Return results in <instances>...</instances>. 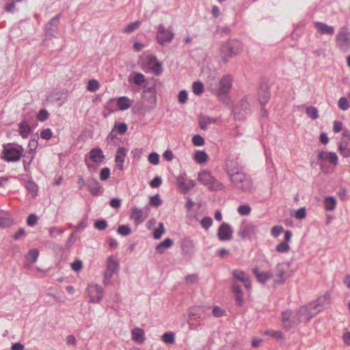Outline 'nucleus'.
Returning <instances> with one entry per match:
<instances>
[{
    "label": "nucleus",
    "instance_id": "nucleus-1",
    "mask_svg": "<svg viewBox=\"0 0 350 350\" xmlns=\"http://www.w3.org/2000/svg\"><path fill=\"white\" fill-rule=\"evenodd\" d=\"M243 51V44L237 39H229L222 43L220 47V55L224 63L228 62L231 58L240 54Z\"/></svg>",
    "mask_w": 350,
    "mask_h": 350
},
{
    "label": "nucleus",
    "instance_id": "nucleus-2",
    "mask_svg": "<svg viewBox=\"0 0 350 350\" xmlns=\"http://www.w3.org/2000/svg\"><path fill=\"white\" fill-rule=\"evenodd\" d=\"M229 179L232 187L241 192L249 193L254 189V183L251 176L243 171L235 174Z\"/></svg>",
    "mask_w": 350,
    "mask_h": 350
},
{
    "label": "nucleus",
    "instance_id": "nucleus-3",
    "mask_svg": "<svg viewBox=\"0 0 350 350\" xmlns=\"http://www.w3.org/2000/svg\"><path fill=\"white\" fill-rule=\"evenodd\" d=\"M23 150V148L18 144H4L2 158L8 162L17 161L22 157Z\"/></svg>",
    "mask_w": 350,
    "mask_h": 350
},
{
    "label": "nucleus",
    "instance_id": "nucleus-4",
    "mask_svg": "<svg viewBox=\"0 0 350 350\" xmlns=\"http://www.w3.org/2000/svg\"><path fill=\"white\" fill-rule=\"evenodd\" d=\"M234 118L238 120H245L251 112L250 103L247 97L241 99L232 108Z\"/></svg>",
    "mask_w": 350,
    "mask_h": 350
},
{
    "label": "nucleus",
    "instance_id": "nucleus-5",
    "mask_svg": "<svg viewBox=\"0 0 350 350\" xmlns=\"http://www.w3.org/2000/svg\"><path fill=\"white\" fill-rule=\"evenodd\" d=\"M258 227L252 223H243L238 231V235L242 239H252L256 237Z\"/></svg>",
    "mask_w": 350,
    "mask_h": 350
},
{
    "label": "nucleus",
    "instance_id": "nucleus-6",
    "mask_svg": "<svg viewBox=\"0 0 350 350\" xmlns=\"http://www.w3.org/2000/svg\"><path fill=\"white\" fill-rule=\"evenodd\" d=\"M174 37V33L171 29H165L163 24H160L157 27L156 40L160 45H163L166 42H170Z\"/></svg>",
    "mask_w": 350,
    "mask_h": 350
},
{
    "label": "nucleus",
    "instance_id": "nucleus-7",
    "mask_svg": "<svg viewBox=\"0 0 350 350\" xmlns=\"http://www.w3.org/2000/svg\"><path fill=\"white\" fill-rule=\"evenodd\" d=\"M87 291L90 303H99L103 299L104 291L100 285L90 284L87 288Z\"/></svg>",
    "mask_w": 350,
    "mask_h": 350
},
{
    "label": "nucleus",
    "instance_id": "nucleus-8",
    "mask_svg": "<svg viewBox=\"0 0 350 350\" xmlns=\"http://www.w3.org/2000/svg\"><path fill=\"white\" fill-rule=\"evenodd\" d=\"M187 175L185 173L180 174L176 180V184L183 194H187L191 189H193L196 183L193 180H189L186 182Z\"/></svg>",
    "mask_w": 350,
    "mask_h": 350
},
{
    "label": "nucleus",
    "instance_id": "nucleus-9",
    "mask_svg": "<svg viewBox=\"0 0 350 350\" xmlns=\"http://www.w3.org/2000/svg\"><path fill=\"white\" fill-rule=\"evenodd\" d=\"M233 230L228 223H222L218 228L217 237L221 241H230L232 239Z\"/></svg>",
    "mask_w": 350,
    "mask_h": 350
},
{
    "label": "nucleus",
    "instance_id": "nucleus-10",
    "mask_svg": "<svg viewBox=\"0 0 350 350\" xmlns=\"http://www.w3.org/2000/svg\"><path fill=\"white\" fill-rule=\"evenodd\" d=\"M225 170L229 178L243 171L241 165L237 159H228L226 161Z\"/></svg>",
    "mask_w": 350,
    "mask_h": 350
},
{
    "label": "nucleus",
    "instance_id": "nucleus-11",
    "mask_svg": "<svg viewBox=\"0 0 350 350\" xmlns=\"http://www.w3.org/2000/svg\"><path fill=\"white\" fill-rule=\"evenodd\" d=\"M232 78L230 75H224L219 81L217 94L226 95L232 88Z\"/></svg>",
    "mask_w": 350,
    "mask_h": 350
},
{
    "label": "nucleus",
    "instance_id": "nucleus-12",
    "mask_svg": "<svg viewBox=\"0 0 350 350\" xmlns=\"http://www.w3.org/2000/svg\"><path fill=\"white\" fill-rule=\"evenodd\" d=\"M291 262H281L278 263L275 266V275L278 278V280H275V283L283 284L287 279L286 275V271L289 269Z\"/></svg>",
    "mask_w": 350,
    "mask_h": 350
},
{
    "label": "nucleus",
    "instance_id": "nucleus-13",
    "mask_svg": "<svg viewBox=\"0 0 350 350\" xmlns=\"http://www.w3.org/2000/svg\"><path fill=\"white\" fill-rule=\"evenodd\" d=\"M258 100L260 105L263 107L269 100L271 94L267 83H262L257 92Z\"/></svg>",
    "mask_w": 350,
    "mask_h": 350
},
{
    "label": "nucleus",
    "instance_id": "nucleus-14",
    "mask_svg": "<svg viewBox=\"0 0 350 350\" xmlns=\"http://www.w3.org/2000/svg\"><path fill=\"white\" fill-rule=\"evenodd\" d=\"M142 98L148 103L155 105L157 103V90L154 85L144 88Z\"/></svg>",
    "mask_w": 350,
    "mask_h": 350
},
{
    "label": "nucleus",
    "instance_id": "nucleus-15",
    "mask_svg": "<svg viewBox=\"0 0 350 350\" xmlns=\"http://www.w3.org/2000/svg\"><path fill=\"white\" fill-rule=\"evenodd\" d=\"M120 265L117 260L113 256H110L107 260V269L105 271L107 278H112V276L119 271Z\"/></svg>",
    "mask_w": 350,
    "mask_h": 350
},
{
    "label": "nucleus",
    "instance_id": "nucleus-16",
    "mask_svg": "<svg viewBox=\"0 0 350 350\" xmlns=\"http://www.w3.org/2000/svg\"><path fill=\"white\" fill-rule=\"evenodd\" d=\"M231 288L234 295L236 306L238 307H242L245 301L241 286L236 282H233Z\"/></svg>",
    "mask_w": 350,
    "mask_h": 350
},
{
    "label": "nucleus",
    "instance_id": "nucleus-17",
    "mask_svg": "<svg viewBox=\"0 0 350 350\" xmlns=\"http://www.w3.org/2000/svg\"><path fill=\"white\" fill-rule=\"evenodd\" d=\"M338 46L342 51H347L350 45V40L347 33L344 31H340L336 38Z\"/></svg>",
    "mask_w": 350,
    "mask_h": 350
},
{
    "label": "nucleus",
    "instance_id": "nucleus-18",
    "mask_svg": "<svg viewBox=\"0 0 350 350\" xmlns=\"http://www.w3.org/2000/svg\"><path fill=\"white\" fill-rule=\"evenodd\" d=\"M89 157L93 163L100 164L103 163L105 156L100 147L93 148L89 152Z\"/></svg>",
    "mask_w": 350,
    "mask_h": 350
},
{
    "label": "nucleus",
    "instance_id": "nucleus-19",
    "mask_svg": "<svg viewBox=\"0 0 350 350\" xmlns=\"http://www.w3.org/2000/svg\"><path fill=\"white\" fill-rule=\"evenodd\" d=\"M318 159L321 161H328L334 165H336L338 164V159L336 153L333 152H325V151H319L318 153Z\"/></svg>",
    "mask_w": 350,
    "mask_h": 350
},
{
    "label": "nucleus",
    "instance_id": "nucleus-20",
    "mask_svg": "<svg viewBox=\"0 0 350 350\" xmlns=\"http://www.w3.org/2000/svg\"><path fill=\"white\" fill-rule=\"evenodd\" d=\"M126 152L127 150L124 146L119 147L116 151L115 162L120 170H123Z\"/></svg>",
    "mask_w": 350,
    "mask_h": 350
},
{
    "label": "nucleus",
    "instance_id": "nucleus-21",
    "mask_svg": "<svg viewBox=\"0 0 350 350\" xmlns=\"http://www.w3.org/2000/svg\"><path fill=\"white\" fill-rule=\"evenodd\" d=\"M306 306H308V308H309V310L312 312V313H310L311 315L309 316V318L315 317L319 312L323 311L325 308V306L321 302V299H318L310 302Z\"/></svg>",
    "mask_w": 350,
    "mask_h": 350
},
{
    "label": "nucleus",
    "instance_id": "nucleus-22",
    "mask_svg": "<svg viewBox=\"0 0 350 350\" xmlns=\"http://www.w3.org/2000/svg\"><path fill=\"white\" fill-rule=\"evenodd\" d=\"M86 186L90 193L94 196H98L102 192V186L95 178L90 180L86 184Z\"/></svg>",
    "mask_w": 350,
    "mask_h": 350
},
{
    "label": "nucleus",
    "instance_id": "nucleus-23",
    "mask_svg": "<svg viewBox=\"0 0 350 350\" xmlns=\"http://www.w3.org/2000/svg\"><path fill=\"white\" fill-rule=\"evenodd\" d=\"M314 25L321 34L332 36L334 33V28L325 23L314 22Z\"/></svg>",
    "mask_w": 350,
    "mask_h": 350
},
{
    "label": "nucleus",
    "instance_id": "nucleus-24",
    "mask_svg": "<svg viewBox=\"0 0 350 350\" xmlns=\"http://www.w3.org/2000/svg\"><path fill=\"white\" fill-rule=\"evenodd\" d=\"M310 313H312V312H310V310H309V308H308V306L306 305L302 306L301 307H300L297 313L298 318H299V322H302V321L309 322L313 318V317L309 318V316L311 315Z\"/></svg>",
    "mask_w": 350,
    "mask_h": 350
},
{
    "label": "nucleus",
    "instance_id": "nucleus-25",
    "mask_svg": "<svg viewBox=\"0 0 350 350\" xmlns=\"http://www.w3.org/2000/svg\"><path fill=\"white\" fill-rule=\"evenodd\" d=\"M31 132V129L27 120H23L18 124V133L23 138H27Z\"/></svg>",
    "mask_w": 350,
    "mask_h": 350
},
{
    "label": "nucleus",
    "instance_id": "nucleus-26",
    "mask_svg": "<svg viewBox=\"0 0 350 350\" xmlns=\"http://www.w3.org/2000/svg\"><path fill=\"white\" fill-rule=\"evenodd\" d=\"M132 339L138 342L143 343L145 341L144 331L139 327H135L131 331Z\"/></svg>",
    "mask_w": 350,
    "mask_h": 350
},
{
    "label": "nucleus",
    "instance_id": "nucleus-27",
    "mask_svg": "<svg viewBox=\"0 0 350 350\" xmlns=\"http://www.w3.org/2000/svg\"><path fill=\"white\" fill-rule=\"evenodd\" d=\"M253 272L256 277L258 281L260 283H265L270 280L273 275L270 271H258L257 269H254Z\"/></svg>",
    "mask_w": 350,
    "mask_h": 350
},
{
    "label": "nucleus",
    "instance_id": "nucleus-28",
    "mask_svg": "<svg viewBox=\"0 0 350 350\" xmlns=\"http://www.w3.org/2000/svg\"><path fill=\"white\" fill-rule=\"evenodd\" d=\"M338 150L344 157H350V141L341 139L338 144Z\"/></svg>",
    "mask_w": 350,
    "mask_h": 350
},
{
    "label": "nucleus",
    "instance_id": "nucleus-29",
    "mask_svg": "<svg viewBox=\"0 0 350 350\" xmlns=\"http://www.w3.org/2000/svg\"><path fill=\"white\" fill-rule=\"evenodd\" d=\"M173 245V240L170 238H167L160 243H159L155 248L156 252L158 254H163L165 250L170 248Z\"/></svg>",
    "mask_w": 350,
    "mask_h": 350
},
{
    "label": "nucleus",
    "instance_id": "nucleus-30",
    "mask_svg": "<svg viewBox=\"0 0 350 350\" xmlns=\"http://www.w3.org/2000/svg\"><path fill=\"white\" fill-rule=\"evenodd\" d=\"M217 122V119L215 118L210 117V116H202L200 118L199 120V126L202 130H206L208 127V125L211 124H215Z\"/></svg>",
    "mask_w": 350,
    "mask_h": 350
},
{
    "label": "nucleus",
    "instance_id": "nucleus-31",
    "mask_svg": "<svg viewBox=\"0 0 350 350\" xmlns=\"http://www.w3.org/2000/svg\"><path fill=\"white\" fill-rule=\"evenodd\" d=\"M35 152L32 151L26 152L23 154V167L25 172H27L30 167L31 163L34 158Z\"/></svg>",
    "mask_w": 350,
    "mask_h": 350
},
{
    "label": "nucleus",
    "instance_id": "nucleus-32",
    "mask_svg": "<svg viewBox=\"0 0 350 350\" xmlns=\"http://www.w3.org/2000/svg\"><path fill=\"white\" fill-rule=\"evenodd\" d=\"M198 180L202 185L206 186L213 180V176L208 171H202L198 174Z\"/></svg>",
    "mask_w": 350,
    "mask_h": 350
},
{
    "label": "nucleus",
    "instance_id": "nucleus-33",
    "mask_svg": "<svg viewBox=\"0 0 350 350\" xmlns=\"http://www.w3.org/2000/svg\"><path fill=\"white\" fill-rule=\"evenodd\" d=\"M130 218L137 224L142 222V210L137 206L133 207L131 209Z\"/></svg>",
    "mask_w": 350,
    "mask_h": 350
},
{
    "label": "nucleus",
    "instance_id": "nucleus-34",
    "mask_svg": "<svg viewBox=\"0 0 350 350\" xmlns=\"http://www.w3.org/2000/svg\"><path fill=\"white\" fill-rule=\"evenodd\" d=\"M324 208L330 211L335 209L336 206V199L334 196H328L323 200Z\"/></svg>",
    "mask_w": 350,
    "mask_h": 350
},
{
    "label": "nucleus",
    "instance_id": "nucleus-35",
    "mask_svg": "<svg viewBox=\"0 0 350 350\" xmlns=\"http://www.w3.org/2000/svg\"><path fill=\"white\" fill-rule=\"evenodd\" d=\"M116 105L120 110L124 111L131 107V103L127 96H123L118 99Z\"/></svg>",
    "mask_w": 350,
    "mask_h": 350
},
{
    "label": "nucleus",
    "instance_id": "nucleus-36",
    "mask_svg": "<svg viewBox=\"0 0 350 350\" xmlns=\"http://www.w3.org/2000/svg\"><path fill=\"white\" fill-rule=\"evenodd\" d=\"M208 183L206 187L210 191H221L224 188V185L214 176Z\"/></svg>",
    "mask_w": 350,
    "mask_h": 350
},
{
    "label": "nucleus",
    "instance_id": "nucleus-37",
    "mask_svg": "<svg viewBox=\"0 0 350 350\" xmlns=\"http://www.w3.org/2000/svg\"><path fill=\"white\" fill-rule=\"evenodd\" d=\"M193 159L198 163L201 164L207 161L208 157L204 150H196Z\"/></svg>",
    "mask_w": 350,
    "mask_h": 350
},
{
    "label": "nucleus",
    "instance_id": "nucleus-38",
    "mask_svg": "<svg viewBox=\"0 0 350 350\" xmlns=\"http://www.w3.org/2000/svg\"><path fill=\"white\" fill-rule=\"evenodd\" d=\"M44 30L46 39L47 40H52L53 38H56L58 33V27H51L45 25Z\"/></svg>",
    "mask_w": 350,
    "mask_h": 350
},
{
    "label": "nucleus",
    "instance_id": "nucleus-39",
    "mask_svg": "<svg viewBox=\"0 0 350 350\" xmlns=\"http://www.w3.org/2000/svg\"><path fill=\"white\" fill-rule=\"evenodd\" d=\"M192 90L194 94L201 95L204 91V84L200 81H196L193 83Z\"/></svg>",
    "mask_w": 350,
    "mask_h": 350
},
{
    "label": "nucleus",
    "instance_id": "nucleus-40",
    "mask_svg": "<svg viewBox=\"0 0 350 350\" xmlns=\"http://www.w3.org/2000/svg\"><path fill=\"white\" fill-rule=\"evenodd\" d=\"M38 256L39 250L38 249H31L28 252L26 259L28 262L34 263L37 261Z\"/></svg>",
    "mask_w": 350,
    "mask_h": 350
},
{
    "label": "nucleus",
    "instance_id": "nucleus-41",
    "mask_svg": "<svg viewBox=\"0 0 350 350\" xmlns=\"http://www.w3.org/2000/svg\"><path fill=\"white\" fill-rule=\"evenodd\" d=\"M142 24V22L140 21H135L134 22L130 23L129 25L126 26V27L124 29V32L126 33H131L137 29L140 25Z\"/></svg>",
    "mask_w": 350,
    "mask_h": 350
},
{
    "label": "nucleus",
    "instance_id": "nucleus-42",
    "mask_svg": "<svg viewBox=\"0 0 350 350\" xmlns=\"http://www.w3.org/2000/svg\"><path fill=\"white\" fill-rule=\"evenodd\" d=\"M162 340L167 345L173 344L175 342V334L174 332H165L162 335Z\"/></svg>",
    "mask_w": 350,
    "mask_h": 350
},
{
    "label": "nucleus",
    "instance_id": "nucleus-43",
    "mask_svg": "<svg viewBox=\"0 0 350 350\" xmlns=\"http://www.w3.org/2000/svg\"><path fill=\"white\" fill-rule=\"evenodd\" d=\"M306 113L307 116L312 120H316L319 117V111L317 107L313 106H308L306 108Z\"/></svg>",
    "mask_w": 350,
    "mask_h": 350
},
{
    "label": "nucleus",
    "instance_id": "nucleus-44",
    "mask_svg": "<svg viewBox=\"0 0 350 350\" xmlns=\"http://www.w3.org/2000/svg\"><path fill=\"white\" fill-rule=\"evenodd\" d=\"M149 68L153 72V73L155 75L159 76L163 72L162 62L157 61L155 63H154L152 66H150Z\"/></svg>",
    "mask_w": 350,
    "mask_h": 350
},
{
    "label": "nucleus",
    "instance_id": "nucleus-45",
    "mask_svg": "<svg viewBox=\"0 0 350 350\" xmlns=\"http://www.w3.org/2000/svg\"><path fill=\"white\" fill-rule=\"evenodd\" d=\"M165 232V226L163 223L160 222L158 228H157L153 232V238L156 240L161 239L162 234Z\"/></svg>",
    "mask_w": 350,
    "mask_h": 350
},
{
    "label": "nucleus",
    "instance_id": "nucleus-46",
    "mask_svg": "<svg viewBox=\"0 0 350 350\" xmlns=\"http://www.w3.org/2000/svg\"><path fill=\"white\" fill-rule=\"evenodd\" d=\"M117 233L121 236L126 237L131 233V228L128 225H120L117 229Z\"/></svg>",
    "mask_w": 350,
    "mask_h": 350
},
{
    "label": "nucleus",
    "instance_id": "nucleus-47",
    "mask_svg": "<svg viewBox=\"0 0 350 350\" xmlns=\"http://www.w3.org/2000/svg\"><path fill=\"white\" fill-rule=\"evenodd\" d=\"M252 211V208L248 204H241L238 206L237 212L240 215H248Z\"/></svg>",
    "mask_w": 350,
    "mask_h": 350
},
{
    "label": "nucleus",
    "instance_id": "nucleus-48",
    "mask_svg": "<svg viewBox=\"0 0 350 350\" xmlns=\"http://www.w3.org/2000/svg\"><path fill=\"white\" fill-rule=\"evenodd\" d=\"M0 212H2V211L0 210ZM12 224H13V220L11 218L0 216V228H9Z\"/></svg>",
    "mask_w": 350,
    "mask_h": 350
},
{
    "label": "nucleus",
    "instance_id": "nucleus-49",
    "mask_svg": "<svg viewBox=\"0 0 350 350\" xmlns=\"http://www.w3.org/2000/svg\"><path fill=\"white\" fill-rule=\"evenodd\" d=\"M26 188L28 191L33 193L35 196L37 195L38 191V185L32 180H28L26 183Z\"/></svg>",
    "mask_w": 350,
    "mask_h": 350
},
{
    "label": "nucleus",
    "instance_id": "nucleus-50",
    "mask_svg": "<svg viewBox=\"0 0 350 350\" xmlns=\"http://www.w3.org/2000/svg\"><path fill=\"white\" fill-rule=\"evenodd\" d=\"M105 110L108 111L107 114L104 113L105 117L116 111L114 100L111 99L107 103L106 105L105 106Z\"/></svg>",
    "mask_w": 350,
    "mask_h": 350
},
{
    "label": "nucleus",
    "instance_id": "nucleus-51",
    "mask_svg": "<svg viewBox=\"0 0 350 350\" xmlns=\"http://www.w3.org/2000/svg\"><path fill=\"white\" fill-rule=\"evenodd\" d=\"M107 226V222L104 219H97L94 223V228L98 230H105Z\"/></svg>",
    "mask_w": 350,
    "mask_h": 350
},
{
    "label": "nucleus",
    "instance_id": "nucleus-52",
    "mask_svg": "<svg viewBox=\"0 0 350 350\" xmlns=\"http://www.w3.org/2000/svg\"><path fill=\"white\" fill-rule=\"evenodd\" d=\"M38 139L39 137L38 136H33L31 137L28 144V146L29 148V151H32L33 152H35L38 145Z\"/></svg>",
    "mask_w": 350,
    "mask_h": 350
},
{
    "label": "nucleus",
    "instance_id": "nucleus-53",
    "mask_svg": "<svg viewBox=\"0 0 350 350\" xmlns=\"http://www.w3.org/2000/svg\"><path fill=\"white\" fill-rule=\"evenodd\" d=\"M113 129H115L117 131V133H118L119 134L123 135L126 132V131L128 129V126L124 122H121V123L116 122L114 125Z\"/></svg>",
    "mask_w": 350,
    "mask_h": 350
},
{
    "label": "nucleus",
    "instance_id": "nucleus-54",
    "mask_svg": "<svg viewBox=\"0 0 350 350\" xmlns=\"http://www.w3.org/2000/svg\"><path fill=\"white\" fill-rule=\"evenodd\" d=\"M160 156L155 152H150L148 155V160L150 163L157 165L159 163Z\"/></svg>",
    "mask_w": 350,
    "mask_h": 350
},
{
    "label": "nucleus",
    "instance_id": "nucleus-55",
    "mask_svg": "<svg viewBox=\"0 0 350 350\" xmlns=\"http://www.w3.org/2000/svg\"><path fill=\"white\" fill-rule=\"evenodd\" d=\"M213 219L211 217L206 216L202 219L200 224L203 228L208 230L213 225Z\"/></svg>",
    "mask_w": 350,
    "mask_h": 350
},
{
    "label": "nucleus",
    "instance_id": "nucleus-56",
    "mask_svg": "<svg viewBox=\"0 0 350 350\" xmlns=\"http://www.w3.org/2000/svg\"><path fill=\"white\" fill-rule=\"evenodd\" d=\"M161 204H162V200L159 194H156V195L150 197V202H149L150 205L154 206V207H158Z\"/></svg>",
    "mask_w": 350,
    "mask_h": 350
},
{
    "label": "nucleus",
    "instance_id": "nucleus-57",
    "mask_svg": "<svg viewBox=\"0 0 350 350\" xmlns=\"http://www.w3.org/2000/svg\"><path fill=\"white\" fill-rule=\"evenodd\" d=\"M290 250V246L288 243L286 242H281L280 243L278 244L275 247V250L278 252L280 253H285L288 252Z\"/></svg>",
    "mask_w": 350,
    "mask_h": 350
},
{
    "label": "nucleus",
    "instance_id": "nucleus-58",
    "mask_svg": "<svg viewBox=\"0 0 350 350\" xmlns=\"http://www.w3.org/2000/svg\"><path fill=\"white\" fill-rule=\"evenodd\" d=\"M100 85L99 83L96 79H91L88 81V90L90 92H96L97 90H98Z\"/></svg>",
    "mask_w": 350,
    "mask_h": 350
},
{
    "label": "nucleus",
    "instance_id": "nucleus-59",
    "mask_svg": "<svg viewBox=\"0 0 350 350\" xmlns=\"http://www.w3.org/2000/svg\"><path fill=\"white\" fill-rule=\"evenodd\" d=\"M204 139L199 134L194 135L192 138V143L194 146H201L204 144Z\"/></svg>",
    "mask_w": 350,
    "mask_h": 350
},
{
    "label": "nucleus",
    "instance_id": "nucleus-60",
    "mask_svg": "<svg viewBox=\"0 0 350 350\" xmlns=\"http://www.w3.org/2000/svg\"><path fill=\"white\" fill-rule=\"evenodd\" d=\"M338 107L342 111H346L349 108V101L347 98L341 97L338 100Z\"/></svg>",
    "mask_w": 350,
    "mask_h": 350
},
{
    "label": "nucleus",
    "instance_id": "nucleus-61",
    "mask_svg": "<svg viewBox=\"0 0 350 350\" xmlns=\"http://www.w3.org/2000/svg\"><path fill=\"white\" fill-rule=\"evenodd\" d=\"M265 334L271 336L277 339H284V336L281 331L267 330L265 332Z\"/></svg>",
    "mask_w": 350,
    "mask_h": 350
},
{
    "label": "nucleus",
    "instance_id": "nucleus-62",
    "mask_svg": "<svg viewBox=\"0 0 350 350\" xmlns=\"http://www.w3.org/2000/svg\"><path fill=\"white\" fill-rule=\"evenodd\" d=\"M188 100V92L185 90H182L179 92L178 95V100L180 103L184 104Z\"/></svg>",
    "mask_w": 350,
    "mask_h": 350
},
{
    "label": "nucleus",
    "instance_id": "nucleus-63",
    "mask_svg": "<svg viewBox=\"0 0 350 350\" xmlns=\"http://www.w3.org/2000/svg\"><path fill=\"white\" fill-rule=\"evenodd\" d=\"M61 18V14H57L50 19L49 23L46 25L51 27H58V24Z\"/></svg>",
    "mask_w": 350,
    "mask_h": 350
},
{
    "label": "nucleus",
    "instance_id": "nucleus-64",
    "mask_svg": "<svg viewBox=\"0 0 350 350\" xmlns=\"http://www.w3.org/2000/svg\"><path fill=\"white\" fill-rule=\"evenodd\" d=\"M38 219V217L36 214H34V213L30 214L27 217V224L29 226H31V227L34 226L35 225L37 224Z\"/></svg>",
    "mask_w": 350,
    "mask_h": 350
}]
</instances>
